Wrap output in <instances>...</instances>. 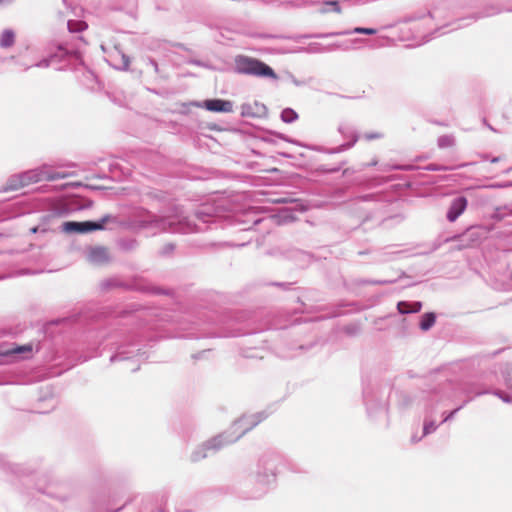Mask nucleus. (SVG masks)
Instances as JSON below:
<instances>
[{"instance_id": "nucleus-5", "label": "nucleus", "mask_w": 512, "mask_h": 512, "mask_svg": "<svg viewBox=\"0 0 512 512\" xmlns=\"http://www.w3.org/2000/svg\"><path fill=\"white\" fill-rule=\"evenodd\" d=\"M468 201L465 197L454 199L447 212V219L454 222L467 208Z\"/></svg>"}, {"instance_id": "nucleus-9", "label": "nucleus", "mask_w": 512, "mask_h": 512, "mask_svg": "<svg viewBox=\"0 0 512 512\" xmlns=\"http://www.w3.org/2000/svg\"><path fill=\"white\" fill-rule=\"evenodd\" d=\"M87 28V24L80 20L68 21V29L70 32H81Z\"/></svg>"}, {"instance_id": "nucleus-12", "label": "nucleus", "mask_w": 512, "mask_h": 512, "mask_svg": "<svg viewBox=\"0 0 512 512\" xmlns=\"http://www.w3.org/2000/svg\"><path fill=\"white\" fill-rule=\"evenodd\" d=\"M284 122L291 123L297 118V114L292 109H285L281 113Z\"/></svg>"}, {"instance_id": "nucleus-4", "label": "nucleus", "mask_w": 512, "mask_h": 512, "mask_svg": "<svg viewBox=\"0 0 512 512\" xmlns=\"http://www.w3.org/2000/svg\"><path fill=\"white\" fill-rule=\"evenodd\" d=\"M203 107L211 112H225L229 113L233 111V104L228 100L221 99H210L205 100Z\"/></svg>"}, {"instance_id": "nucleus-14", "label": "nucleus", "mask_w": 512, "mask_h": 512, "mask_svg": "<svg viewBox=\"0 0 512 512\" xmlns=\"http://www.w3.org/2000/svg\"><path fill=\"white\" fill-rule=\"evenodd\" d=\"M397 307L399 312L402 314L409 313L411 310V304L408 302H399Z\"/></svg>"}, {"instance_id": "nucleus-15", "label": "nucleus", "mask_w": 512, "mask_h": 512, "mask_svg": "<svg viewBox=\"0 0 512 512\" xmlns=\"http://www.w3.org/2000/svg\"><path fill=\"white\" fill-rule=\"evenodd\" d=\"M354 32L355 33H361V34H369V35H372V34H375L376 33V30L375 29H372V28H355L354 29Z\"/></svg>"}, {"instance_id": "nucleus-3", "label": "nucleus", "mask_w": 512, "mask_h": 512, "mask_svg": "<svg viewBox=\"0 0 512 512\" xmlns=\"http://www.w3.org/2000/svg\"><path fill=\"white\" fill-rule=\"evenodd\" d=\"M64 177L65 176L60 173H48L43 170H32L26 172L22 176L21 185H28L30 183L39 182L43 180H56Z\"/></svg>"}, {"instance_id": "nucleus-2", "label": "nucleus", "mask_w": 512, "mask_h": 512, "mask_svg": "<svg viewBox=\"0 0 512 512\" xmlns=\"http://www.w3.org/2000/svg\"><path fill=\"white\" fill-rule=\"evenodd\" d=\"M108 217H104L100 222L84 221L75 222L69 221L63 224V229L68 233H87L91 231L101 230L108 221Z\"/></svg>"}, {"instance_id": "nucleus-13", "label": "nucleus", "mask_w": 512, "mask_h": 512, "mask_svg": "<svg viewBox=\"0 0 512 512\" xmlns=\"http://www.w3.org/2000/svg\"><path fill=\"white\" fill-rule=\"evenodd\" d=\"M323 5L331 6V10L336 12V13L340 14L342 12L341 7H340L338 1H326V2L323 3Z\"/></svg>"}, {"instance_id": "nucleus-6", "label": "nucleus", "mask_w": 512, "mask_h": 512, "mask_svg": "<svg viewBox=\"0 0 512 512\" xmlns=\"http://www.w3.org/2000/svg\"><path fill=\"white\" fill-rule=\"evenodd\" d=\"M89 258L92 263L97 265L107 263L110 259L109 251L104 247L94 248L91 250Z\"/></svg>"}, {"instance_id": "nucleus-16", "label": "nucleus", "mask_w": 512, "mask_h": 512, "mask_svg": "<svg viewBox=\"0 0 512 512\" xmlns=\"http://www.w3.org/2000/svg\"><path fill=\"white\" fill-rule=\"evenodd\" d=\"M435 429H436V426L433 422L426 423L424 425V434H429V433L433 432Z\"/></svg>"}, {"instance_id": "nucleus-7", "label": "nucleus", "mask_w": 512, "mask_h": 512, "mask_svg": "<svg viewBox=\"0 0 512 512\" xmlns=\"http://www.w3.org/2000/svg\"><path fill=\"white\" fill-rule=\"evenodd\" d=\"M15 32L11 29L4 30L0 35V46L2 48H10L15 44Z\"/></svg>"}, {"instance_id": "nucleus-8", "label": "nucleus", "mask_w": 512, "mask_h": 512, "mask_svg": "<svg viewBox=\"0 0 512 512\" xmlns=\"http://www.w3.org/2000/svg\"><path fill=\"white\" fill-rule=\"evenodd\" d=\"M435 319H436V317H435L434 313H425L422 316V319L420 322V328L424 331H427L434 325Z\"/></svg>"}, {"instance_id": "nucleus-17", "label": "nucleus", "mask_w": 512, "mask_h": 512, "mask_svg": "<svg viewBox=\"0 0 512 512\" xmlns=\"http://www.w3.org/2000/svg\"><path fill=\"white\" fill-rule=\"evenodd\" d=\"M422 308V304L420 302H414L411 304L410 312H419Z\"/></svg>"}, {"instance_id": "nucleus-10", "label": "nucleus", "mask_w": 512, "mask_h": 512, "mask_svg": "<svg viewBox=\"0 0 512 512\" xmlns=\"http://www.w3.org/2000/svg\"><path fill=\"white\" fill-rule=\"evenodd\" d=\"M454 142V138L451 135H443L438 140L441 148H450L454 145Z\"/></svg>"}, {"instance_id": "nucleus-11", "label": "nucleus", "mask_w": 512, "mask_h": 512, "mask_svg": "<svg viewBox=\"0 0 512 512\" xmlns=\"http://www.w3.org/2000/svg\"><path fill=\"white\" fill-rule=\"evenodd\" d=\"M32 352V346L31 345H23V346H17L15 348H12L11 350L7 351L5 354H21V353H31Z\"/></svg>"}, {"instance_id": "nucleus-18", "label": "nucleus", "mask_w": 512, "mask_h": 512, "mask_svg": "<svg viewBox=\"0 0 512 512\" xmlns=\"http://www.w3.org/2000/svg\"><path fill=\"white\" fill-rule=\"evenodd\" d=\"M330 7H331V6H325V5H324V6H323V8H321V9L319 10V12H320V13H322V14L328 13V12L331 10V9H330Z\"/></svg>"}, {"instance_id": "nucleus-1", "label": "nucleus", "mask_w": 512, "mask_h": 512, "mask_svg": "<svg viewBox=\"0 0 512 512\" xmlns=\"http://www.w3.org/2000/svg\"><path fill=\"white\" fill-rule=\"evenodd\" d=\"M238 70L245 74H251L261 77L276 78L272 68L265 63L249 57H241L237 60Z\"/></svg>"}]
</instances>
